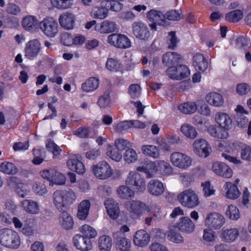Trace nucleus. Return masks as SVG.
<instances>
[{"label":"nucleus","mask_w":251,"mask_h":251,"mask_svg":"<svg viewBox=\"0 0 251 251\" xmlns=\"http://www.w3.org/2000/svg\"><path fill=\"white\" fill-rule=\"evenodd\" d=\"M137 171L145 173L147 178H151L158 171L163 175H169L172 173V169L168 163L158 160L147 161L144 164L138 166Z\"/></svg>","instance_id":"1"},{"label":"nucleus","mask_w":251,"mask_h":251,"mask_svg":"<svg viewBox=\"0 0 251 251\" xmlns=\"http://www.w3.org/2000/svg\"><path fill=\"white\" fill-rule=\"evenodd\" d=\"M75 199V194L72 190H57L53 194V203L60 211H64Z\"/></svg>","instance_id":"2"},{"label":"nucleus","mask_w":251,"mask_h":251,"mask_svg":"<svg viewBox=\"0 0 251 251\" xmlns=\"http://www.w3.org/2000/svg\"><path fill=\"white\" fill-rule=\"evenodd\" d=\"M176 198L182 206L188 208H194L200 203L198 195L192 189H187L181 192L177 195Z\"/></svg>","instance_id":"3"},{"label":"nucleus","mask_w":251,"mask_h":251,"mask_svg":"<svg viewBox=\"0 0 251 251\" xmlns=\"http://www.w3.org/2000/svg\"><path fill=\"white\" fill-rule=\"evenodd\" d=\"M126 183L132 187L137 193H143L146 189L145 178L137 170L129 172L126 179Z\"/></svg>","instance_id":"4"},{"label":"nucleus","mask_w":251,"mask_h":251,"mask_svg":"<svg viewBox=\"0 0 251 251\" xmlns=\"http://www.w3.org/2000/svg\"><path fill=\"white\" fill-rule=\"evenodd\" d=\"M39 29L46 37L53 38L58 34L59 26L53 17H46L39 22Z\"/></svg>","instance_id":"5"},{"label":"nucleus","mask_w":251,"mask_h":251,"mask_svg":"<svg viewBox=\"0 0 251 251\" xmlns=\"http://www.w3.org/2000/svg\"><path fill=\"white\" fill-rule=\"evenodd\" d=\"M0 243L7 248H17L20 245V239L18 233L9 228L0 230Z\"/></svg>","instance_id":"6"},{"label":"nucleus","mask_w":251,"mask_h":251,"mask_svg":"<svg viewBox=\"0 0 251 251\" xmlns=\"http://www.w3.org/2000/svg\"><path fill=\"white\" fill-rule=\"evenodd\" d=\"M126 211L133 216H139L146 212L151 211L153 205H147L140 201L133 200L126 201L125 204Z\"/></svg>","instance_id":"7"},{"label":"nucleus","mask_w":251,"mask_h":251,"mask_svg":"<svg viewBox=\"0 0 251 251\" xmlns=\"http://www.w3.org/2000/svg\"><path fill=\"white\" fill-rule=\"evenodd\" d=\"M244 144L239 141H234L230 143L226 147L225 151L223 152L221 155L228 162L239 165L242 163L241 159L234 154L238 152L239 150H241Z\"/></svg>","instance_id":"8"},{"label":"nucleus","mask_w":251,"mask_h":251,"mask_svg":"<svg viewBox=\"0 0 251 251\" xmlns=\"http://www.w3.org/2000/svg\"><path fill=\"white\" fill-rule=\"evenodd\" d=\"M107 43L110 46L121 49H126L131 47L130 40L126 35L121 33H112L107 37Z\"/></svg>","instance_id":"9"},{"label":"nucleus","mask_w":251,"mask_h":251,"mask_svg":"<svg viewBox=\"0 0 251 251\" xmlns=\"http://www.w3.org/2000/svg\"><path fill=\"white\" fill-rule=\"evenodd\" d=\"M170 161L174 166L182 169L188 168L192 163V159L190 156L179 151L174 152L171 154Z\"/></svg>","instance_id":"10"},{"label":"nucleus","mask_w":251,"mask_h":251,"mask_svg":"<svg viewBox=\"0 0 251 251\" xmlns=\"http://www.w3.org/2000/svg\"><path fill=\"white\" fill-rule=\"evenodd\" d=\"M41 176L50 182V185H63L65 184V176L55 168H50L40 172Z\"/></svg>","instance_id":"11"},{"label":"nucleus","mask_w":251,"mask_h":251,"mask_svg":"<svg viewBox=\"0 0 251 251\" xmlns=\"http://www.w3.org/2000/svg\"><path fill=\"white\" fill-rule=\"evenodd\" d=\"M42 44L37 39H32L25 45L24 56L25 58L33 60L40 54L42 50Z\"/></svg>","instance_id":"12"},{"label":"nucleus","mask_w":251,"mask_h":251,"mask_svg":"<svg viewBox=\"0 0 251 251\" xmlns=\"http://www.w3.org/2000/svg\"><path fill=\"white\" fill-rule=\"evenodd\" d=\"M167 75L172 79L180 80L188 77L190 71L185 65H179L176 67L171 66L166 70Z\"/></svg>","instance_id":"13"},{"label":"nucleus","mask_w":251,"mask_h":251,"mask_svg":"<svg viewBox=\"0 0 251 251\" xmlns=\"http://www.w3.org/2000/svg\"><path fill=\"white\" fill-rule=\"evenodd\" d=\"M193 151L200 157H207L212 151L211 147L204 139L195 140L192 144Z\"/></svg>","instance_id":"14"},{"label":"nucleus","mask_w":251,"mask_h":251,"mask_svg":"<svg viewBox=\"0 0 251 251\" xmlns=\"http://www.w3.org/2000/svg\"><path fill=\"white\" fill-rule=\"evenodd\" d=\"M225 222L226 219L223 215L217 212H212L206 216L204 225L211 229H219Z\"/></svg>","instance_id":"15"},{"label":"nucleus","mask_w":251,"mask_h":251,"mask_svg":"<svg viewBox=\"0 0 251 251\" xmlns=\"http://www.w3.org/2000/svg\"><path fill=\"white\" fill-rule=\"evenodd\" d=\"M94 175L98 178L105 179L110 177L112 171L110 165L105 161H102L93 167Z\"/></svg>","instance_id":"16"},{"label":"nucleus","mask_w":251,"mask_h":251,"mask_svg":"<svg viewBox=\"0 0 251 251\" xmlns=\"http://www.w3.org/2000/svg\"><path fill=\"white\" fill-rule=\"evenodd\" d=\"M73 243L75 248L81 251H89L93 248L91 240L80 234H76L74 236Z\"/></svg>","instance_id":"17"},{"label":"nucleus","mask_w":251,"mask_h":251,"mask_svg":"<svg viewBox=\"0 0 251 251\" xmlns=\"http://www.w3.org/2000/svg\"><path fill=\"white\" fill-rule=\"evenodd\" d=\"M94 28L99 33L108 34L118 30V26L114 21L105 20L96 25Z\"/></svg>","instance_id":"18"},{"label":"nucleus","mask_w":251,"mask_h":251,"mask_svg":"<svg viewBox=\"0 0 251 251\" xmlns=\"http://www.w3.org/2000/svg\"><path fill=\"white\" fill-rule=\"evenodd\" d=\"M58 21L62 27L67 30H70L74 28L76 18L73 13L69 12H65L60 15Z\"/></svg>","instance_id":"19"},{"label":"nucleus","mask_w":251,"mask_h":251,"mask_svg":"<svg viewBox=\"0 0 251 251\" xmlns=\"http://www.w3.org/2000/svg\"><path fill=\"white\" fill-rule=\"evenodd\" d=\"M223 192L226 199L231 200H236L241 195L237 185L230 182H226L224 184Z\"/></svg>","instance_id":"20"},{"label":"nucleus","mask_w":251,"mask_h":251,"mask_svg":"<svg viewBox=\"0 0 251 251\" xmlns=\"http://www.w3.org/2000/svg\"><path fill=\"white\" fill-rule=\"evenodd\" d=\"M212 169L216 175L225 178H230L233 175L231 169L223 162H214L212 166Z\"/></svg>","instance_id":"21"},{"label":"nucleus","mask_w":251,"mask_h":251,"mask_svg":"<svg viewBox=\"0 0 251 251\" xmlns=\"http://www.w3.org/2000/svg\"><path fill=\"white\" fill-rule=\"evenodd\" d=\"M151 241L150 234L145 230L140 229L137 231L133 237V242L135 246L143 248L147 246Z\"/></svg>","instance_id":"22"},{"label":"nucleus","mask_w":251,"mask_h":251,"mask_svg":"<svg viewBox=\"0 0 251 251\" xmlns=\"http://www.w3.org/2000/svg\"><path fill=\"white\" fill-rule=\"evenodd\" d=\"M239 230L236 227L223 228L220 234L222 241L227 243L234 242L238 237Z\"/></svg>","instance_id":"23"},{"label":"nucleus","mask_w":251,"mask_h":251,"mask_svg":"<svg viewBox=\"0 0 251 251\" xmlns=\"http://www.w3.org/2000/svg\"><path fill=\"white\" fill-rule=\"evenodd\" d=\"M215 121L219 126L228 130L232 127V121L230 116L225 112H218L215 115Z\"/></svg>","instance_id":"24"},{"label":"nucleus","mask_w":251,"mask_h":251,"mask_svg":"<svg viewBox=\"0 0 251 251\" xmlns=\"http://www.w3.org/2000/svg\"><path fill=\"white\" fill-rule=\"evenodd\" d=\"M67 166L69 169L79 174H83L85 172V168L82 162L79 161L75 155L72 154L67 162Z\"/></svg>","instance_id":"25"},{"label":"nucleus","mask_w":251,"mask_h":251,"mask_svg":"<svg viewBox=\"0 0 251 251\" xmlns=\"http://www.w3.org/2000/svg\"><path fill=\"white\" fill-rule=\"evenodd\" d=\"M133 32L135 36L141 40L147 39L150 36V32L146 25L142 23H135L132 25Z\"/></svg>","instance_id":"26"},{"label":"nucleus","mask_w":251,"mask_h":251,"mask_svg":"<svg viewBox=\"0 0 251 251\" xmlns=\"http://www.w3.org/2000/svg\"><path fill=\"white\" fill-rule=\"evenodd\" d=\"M104 205L108 216L112 219H117L120 215L119 203L112 199H107L104 201Z\"/></svg>","instance_id":"27"},{"label":"nucleus","mask_w":251,"mask_h":251,"mask_svg":"<svg viewBox=\"0 0 251 251\" xmlns=\"http://www.w3.org/2000/svg\"><path fill=\"white\" fill-rule=\"evenodd\" d=\"M147 189L149 193L154 196H159L164 192L163 183L157 179L151 180L147 184Z\"/></svg>","instance_id":"28"},{"label":"nucleus","mask_w":251,"mask_h":251,"mask_svg":"<svg viewBox=\"0 0 251 251\" xmlns=\"http://www.w3.org/2000/svg\"><path fill=\"white\" fill-rule=\"evenodd\" d=\"M39 23L35 16L28 15L23 19L22 26L27 31L36 32L39 29Z\"/></svg>","instance_id":"29"},{"label":"nucleus","mask_w":251,"mask_h":251,"mask_svg":"<svg viewBox=\"0 0 251 251\" xmlns=\"http://www.w3.org/2000/svg\"><path fill=\"white\" fill-rule=\"evenodd\" d=\"M100 80L97 77H90L81 84V90L85 93H92L96 91L99 87Z\"/></svg>","instance_id":"30"},{"label":"nucleus","mask_w":251,"mask_h":251,"mask_svg":"<svg viewBox=\"0 0 251 251\" xmlns=\"http://www.w3.org/2000/svg\"><path fill=\"white\" fill-rule=\"evenodd\" d=\"M22 209L26 213L37 214L40 212V205L36 201L32 200H24L21 202Z\"/></svg>","instance_id":"31"},{"label":"nucleus","mask_w":251,"mask_h":251,"mask_svg":"<svg viewBox=\"0 0 251 251\" xmlns=\"http://www.w3.org/2000/svg\"><path fill=\"white\" fill-rule=\"evenodd\" d=\"M177 227L182 232L190 234L194 231L195 225L188 217H183L180 219Z\"/></svg>","instance_id":"32"},{"label":"nucleus","mask_w":251,"mask_h":251,"mask_svg":"<svg viewBox=\"0 0 251 251\" xmlns=\"http://www.w3.org/2000/svg\"><path fill=\"white\" fill-rule=\"evenodd\" d=\"M115 248L117 251H129L131 247L130 239L125 236H114Z\"/></svg>","instance_id":"33"},{"label":"nucleus","mask_w":251,"mask_h":251,"mask_svg":"<svg viewBox=\"0 0 251 251\" xmlns=\"http://www.w3.org/2000/svg\"><path fill=\"white\" fill-rule=\"evenodd\" d=\"M193 66L199 72H204L208 69V63L202 54L197 53L193 57Z\"/></svg>","instance_id":"34"},{"label":"nucleus","mask_w":251,"mask_h":251,"mask_svg":"<svg viewBox=\"0 0 251 251\" xmlns=\"http://www.w3.org/2000/svg\"><path fill=\"white\" fill-rule=\"evenodd\" d=\"M104 4L100 6H94L92 7L90 15L94 19L103 20L106 18L109 15V9L104 6Z\"/></svg>","instance_id":"35"},{"label":"nucleus","mask_w":251,"mask_h":251,"mask_svg":"<svg viewBox=\"0 0 251 251\" xmlns=\"http://www.w3.org/2000/svg\"><path fill=\"white\" fill-rule=\"evenodd\" d=\"M206 101L210 105L219 107L222 106L224 103L223 96L217 92H210L205 96Z\"/></svg>","instance_id":"36"},{"label":"nucleus","mask_w":251,"mask_h":251,"mask_svg":"<svg viewBox=\"0 0 251 251\" xmlns=\"http://www.w3.org/2000/svg\"><path fill=\"white\" fill-rule=\"evenodd\" d=\"M91 207V203L89 200H84L81 201L77 207V217L80 220L87 219Z\"/></svg>","instance_id":"37"},{"label":"nucleus","mask_w":251,"mask_h":251,"mask_svg":"<svg viewBox=\"0 0 251 251\" xmlns=\"http://www.w3.org/2000/svg\"><path fill=\"white\" fill-rule=\"evenodd\" d=\"M225 215L227 218L233 221L239 220L241 214L239 208L234 204H229L225 209Z\"/></svg>","instance_id":"38"},{"label":"nucleus","mask_w":251,"mask_h":251,"mask_svg":"<svg viewBox=\"0 0 251 251\" xmlns=\"http://www.w3.org/2000/svg\"><path fill=\"white\" fill-rule=\"evenodd\" d=\"M181 56L175 52H168L163 55L162 62L166 66L174 65L180 62Z\"/></svg>","instance_id":"39"},{"label":"nucleus","mask_w":251,"mask_h":251,"mask_svg":"<svg viewBox=\"0 0 251 251\" xmlns=\"http://www.w3.org/2000/svg\"><path fill=\"white\" fill-rule=\"evenodd\" d=\"M141 151L146 156L153 158H158L160 156L159 148L153 145H144L141 147Z\"/></svg>","instance_id":"40"},{"label":"nucleus","mask_w":251,"mask_h":251,"mask_svg":"<svg viewBox=\"0 0 251 251\" xmlns=\"http://www.w3.org/2000/svg\"><path fill=\"white\" fill-rule=\"evenodd\" d=\"M197 102L187 101L179 104L177 106L178 110L181 113L185 114L194 113L197 110Z\"/></svg>","instance_id":"41"},{"label":"nucleus","mask_w":251,"mask_h":251,"mask_svg":"<svg viewBox=\"0 0 251 251\" xmlns=\"http://www.w3.org/2000/svg\"><path fill=\"white\" fill-rule=\"evenodd\" d=\"M125 0H104L101 2V4H104V5L108 7L109 10L118 12L123 9V2Z\"/></svg>","instance_id":"42"},{"label":"nucleus","mask_w":251,"mask_h":251,"mask_svg":"<svg viewBox=\"0 0 251 251\" xmlns=\"http://www.w3.org/2000/svg\"><path fill=\"white\" fill-rule=\"evenodd\" d=\"M112 245V240L107 235L100 236L98 239V248L100 251H110Z\"/></svg>","instance_id":"43"},{"label":"nucleus","mask_w":251,"mask_h":251,"mask_svg":"<svg viewBox=\"0 0 251 251\" xmlns=\"http://www.w3.org/2000/svg\"><path fill=\"white\" fill-rule=\"evenodd\" d=\"M208 133L213 137L219 139H226L228 136L227 130L219 127L215 125L210 126L208 129Z\"/></svg>","instance_id":"44"},{"label":"nucleus","mask_w":251,"mask_h":251,"mask_svg":"<svg viewBox=\"0 0 251 251\" xmlns=\"http://www.w3.org/2000/svg\"><path fill=\"white\" fill-rule=\"evenodd\" d=\"M118 197L121 199L128 200L134 198L135 192L126 185H121L117 189Z\"/></svg>","instance_id":"45"},{"label":"nucleus","mask_w":251,"mask_h":251,"mask_svg":"<svg viewBox=\"0 0 251 251\" xmlns=\"http://www.w3.org/2000/svg\"><path fill=\"white\" fill-rule=\"evenodd\" d=\"M0 172L5 175H14L18 172V169L14 163L4 161L0 164Z\"/></svg>","instance_id":"46"},{"label":"nucleus","mask_w":251,"mask_h":251,"mask_svg":"<svg viewBox=\"0 0 251 251\" xmlns=\"http://www.w3.org/2000/svg\"><path fill=\"white\" fill-rule=\"evenodd\" d=\"M123 68L121 63L114 58H108L105 63V68L111 72H118L122 70Z\"/></svg>","instance_id":"47"},{"label":"nucleus","mask_w":251,"mask_h":251,"mask_svg":"<svg viewBox=\"0 0 251 251\" xmlns=\"http://www.w3.org/2000/svg\"><path fill=\"white\" fill-rule=\"evenodd\" d=\"M147 17L151 22L157 23L158 25H165V21L163 19V15L159 11L155 10H150L147 13Z\"/></svg>","instance_id":"48"},{"label":"nucleus","mask_w":251,"mask_h":251,"mask_svg":"<svg viewBox=\"0 0 251 251\" xmlns=\"http://www.w3.org/2000/svg\"><path fill=\"white\" fill-rule=\"evenodd\" d=\"M79 231L83 236H86L90 240L95 238L98 235L97 230L87 224H84L79 227Z\"/></svg>","instance_id":"49"},{"label":"nucleus","mask_w":251,"mask_h":251,"mask_svg":"<svg viewBox=\"0 0 251 251\" xmlns=\"http://www.w3.org/2000/svg\"><path fill=\"white\" fill-rule=\"evenodd\" d=\"M59 224L60 226L66 229H71L74 225L73 219L67 213H62L59 217Z\"/></svg>","instance_id":"50"},{"label":"nucleus","mask_w":251,"mask_h":251,"mask_svg":"<svg viewBox=\"0 0 251 251\" xmlns=\"http://www.w3.org/2000/svg\"><path fill=\"white\" fill-rule=\"evenodd\" d=\"M106 155L113 160L116 162L120 161L123 158L122 152L115 146L108 145Z\"/></svg>","instance_id":"51"},{"label":"nucleus","mask_w":251,"mask_h":251,"mask_svg":"<svg viewBox=\"0 0 251 251\" xmlns=\"http://www.w3.org/2000/svg\"><path fill=\"white\" fill-rule=\"evenodd\" d=\"M52 6L58 9L65 10L72 8L74 0H50Z\"/></svg>","instance_id":"52"},{"label":"nucleus","mask_w":251,"mask_h":251,"mask_svg":"<svg viewBox=\"0 0 251 251\" xmlns=\"http://www.w3.org/2000/svg\"><path fill=\"white\" fill-rule=\"evenodd\" d=\"M166 239L168 241L176 244H182L184 242V238L182 236L173 229L167 231Z\"/></svg>","instance_id":"53"},{"label":"nucleus","mask_w":251,"mask_h":251,"mask_svg":"<svg viewBox=\"0 0 251 251\" xmlns=\"http://www.w3.org/2000/svg\"><path fill=\"white\" fill-rule=\"evenodd\" d=\"M180 130L188 138L193 139L197 137L198 133L195 128L190 125L184 124L181 126Z\"/></svg>","instance_id":"54"},{"label":"nucleus","mask_w":251,"mask_h":251,"mask_svg":"<svg viewBox=\"0 0 251 251\" xmlns=\"http://www.w3.org/2000/svg\"><path fill=\"white\" fill-rule=\"evenodd\" d=\"M243 16V13L241 10L236 9L228 12L226 14V20L230 22H237Z\"/></svg>","instance_id":"55"},{"label":"nucleus","mask_w":251,"mask_h":251,"mask_svg":"<svg viewBox=\"0 0 251 251\" xmlns=\"http://www.w3.org/2000/svg\"><path fill=\"white\" fill-rule=\"evenodd\" d=\"M251 92V86L247 83H238L235 86V92L239 96H244Z\"/></svg>","instance_id":"56"},{"label":"nucleus","mask_w":251,"mask_h":251,"mask_svg":"<svg viewBox=\"0 0 251 251\" xmlns=\"http://www.w3.org/2000/svg\"><path fill=\"white\" fill-rule=\"evenodd\" d=\"M15 191L19 197L24 198L29 193L30 188L27 185L22 182H18L15 185Z\"/></svg>","instance_id":"57"},{"label":"nucleus","mask_w":251,"mask_h":251,"mask_svg":"<svg viewBox=\"0 0 251 251\" xmlns=\"http://www.w3.org/2000/svg\"><path fill=\"white\" fill-rule=\"evenodd\" d=\"M123 156L125 162L128 164L134 162L138 159L136 151L131 148L126 150Z\"/></svg>","instance_id":"58"},{"label":"nucleus","mask_w":251,"mask_h":251,"mask_svg":"<svg viewBox=\"0 0 251 251\" xmlns=\"http://www.w3.org/2000/svg\"><path fill=\"white\" fill-rule=\"evenodd\" d=\"M198 112L204 116H208L210 115L211 110L209 106L202 101H197Z\"/></svg>","instance_id":"59"},{"label":"nucleus","mask_w":251,"mask_h":251,"mask_svg":"<svg viewBox=\"0 0 251 251\" xmlns=\"http://www.w3.org/2000/svg\"><path fill=\"white\" fill-rule=\"evenodd\" d=\"M114 146L122 152L126 148L131 147L132 144L127 140L118 139L115 141Z\"/></svg>","instance_id":"60"},{"label":"nucleus","mask_w":251,"mask_h":251,"mask_svg":"<svg viewBox=\"0 0 251 251\" xmlns=\"http://www.w3.org/2000/svg\"><path fill=\"white\" fill-rule=\"evenodd\" d=\"M240 157L244 160L251 161V147L244 144L240 151Z\"/></svg>","instance_id":"61"},{"label":"nucleus","mask_w":251,"mask_h":251,"mask_svg":"<svg viewBox=\"0 0 251 251\" xmlns=\"http://www.w3.org/2000/svg\"><path fill=\"white\" fill-rule=\"evenodd\" d=\"M111 100L108 94H105L99 97L97 104L100 108H105L110 106Z\"/></svg>","instance_id":"62"},{"label":"nucleus","mask_w":251,"mask_h":251,"mask_svg":"<svg viewBox=\"0 0 251 251\" xmlns=\"http://www.w3.org/2000/svg\"><path fill=\"white\" fill-rule=\"evenodd\" d=\"M46 147L50 151H51L54 156H57L60 154L62 151L60 148L53 141L49 140L46 144Z\"/></svg>","instance_id":"63"},{"label":"nucleus","mask_w":251,"mask_h":251,"mask_svg":"<svg viewBox=\"0 0 251 251\" xmlns=\"http://www.w3.org/2000/svg\"><path fill=\"white\" fill-rule=\"evenodd\" d=\"M202 192L205 197H209L215 194V191L209 182L206 181L201 184Z\"/></svg>","instance_id":"64"}]
</instances>
